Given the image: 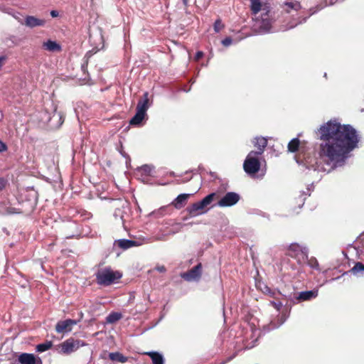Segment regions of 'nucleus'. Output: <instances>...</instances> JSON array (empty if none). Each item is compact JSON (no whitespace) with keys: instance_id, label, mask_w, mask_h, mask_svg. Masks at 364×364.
<instances>
[{"instance_id":"obj_9","label":"nucleus","mask_w":364,"mask_h":364,"mask_svg":"<svg viewBox=\"0 0 364 364\" xmlns=\"http://www.w3.org/2000/svg\"><path fill=\"white\" fill-rule=\"evenodd\" d=\"M80 347V341L70 338L55 347V350L62 354H70L77 350Z\"/></svg>"},{"instance_id":"obj_27","label":"nucleus","mask_w":364,"mask_h":364,"mask_svg":"<svg viewBox=\"0 0 364 364\" xmlns=\"http://www.w3.org/2000/svg\"><path fill=\"white\" fill-rule=\"evenodd\" d=\"M53 346V343L52 341H46L45 343H40L38 345L36 346V351L37 352H39V353H43V352H45L48 350H49L50 348H51V347Z\"/></svg>"},{"instance_id":"obj_16","label":"nucleus","mask_w":364,"mask_h":364,"mask_svg":"<svg viewBox=\"0 0 364 364\" xmlns=\"http://www.w3.org/2000/svg\"><path fill=\"white\" fill-rule=\"evenodd\" d=\"M18 360L21 364H43L41 359L32 353H21Z\"/></svg>"},{"instance_id":"obj_36","label":"nucleus","mask_w":364,"mask_h":364,"mask_svg":"<svg viewBox=\"0 0 364 364\" xmlns=\"http://www.w3.org/2000/svg\"><path fill=\"white\" fill-rule=\"evenodd\" d=\"M204 53L202 51H198L194 57L195 60H199L203 56Z\"/></svg>"},{"instance_id":"obj_22","label":"nucleus","mask_w":364,"mask_h":364,"mask_svg":"<svg viewBox=\"0 0 364 364\" xmlns=\"http://www.w3.org/2000/svg\"><path fill=\"white\" fill-rule=\"evenodd\" d=\"M114 245H118L122 250H127L130 247L138 246L139 244L135 240L121 239L116 240Z\"/></svg>"},{"instance_id":"obj_41","label":"nucleus","mask_w":364,"mask_h":364,"mask_svg":"<svg viewBox=\"0 0 364 364\" xmlns=\"http://www.w3.org/2000/svg\"><path fill=\"white\" fill-rule=\"evenodd\" d=\"M264 288H265L266 291L268 294H273V293L272 292V290L268 287H265Z\"/></svg>"},{"instance_id":"obj_39","label":"nucleus","mask_w":364,"mask_h":364,"mask_svg":"<svg viewBox=\"0 0 364 364\" xmlns=\"http://www.w3.org/2000/svg\"><path fill=\"white\" fill-rule=\"evenodd\" d=\"M50 16H51L53 18L58 17V15H59L58 11H56V10H52V11H50Z\"/></svg>"},{"instance_id":"obj_14","label":"nucleus","mask_w":364,"mask_h":364,"mask_svg":"<svg viewBox=\"0 0 364 364\" xmlns=\"http://www.w3.org/2000/svg\"><path fill=\"white\" fill-rule=\"evenodd\" d=\"M77 323V321L73 319L60 321L55 326V331L59 333L70 332Z\"/></svg>"},{"instance_id":"obj_21","label":"nucleus","mask_w":364,"mask_h":364,"mask_svg":"<svg viewBox=\"0 0 364 364\" xmlns=\"http://www.w3.org/2000/svg\"><path fill=\"white\" fill-rule=\"evenodd\" d=\"M191 194L188 193H181L178 195L174 200L172 202V205L176 208V209H181L183 207L185 206L186 204V202L189 198Z\"/></svg>"},{"instance_id":"obj_12","label":"nucleus","mask_w":364,"mask_h":364,"mask_svg":"<svg viewBox=\"0 0 364 364\" xmlns=\"http://www.w3.org/2000/svg\"><path fill=\"white\" fill-rule=\"evenodd\" d=\"M202 274V265L198 264L191 269L181 274V278L187 282L198 281Z\"/></svg>"},{"instance_id":"obj_19","label":"nucleus","mask_w":364,"mask_h":364,"mask_svg":"<svg viewBox=\"0 0 364 364\" xmlns=\"http://www.w3.org/2000/svg\"><path fill=\"white\" fill-rule=\"evenodd\" d=\"M253 144L254 146L257 148V151H255V152L262 156L267 144V139L262 136H257L254 139Z\"/></svg>"},{"instance_id":"obj_30","label":"nucleus","mask_w":364,"mask_h":364,"mask_svg":"<svg viewBox=\"0 0 364 364\" xmlns=\"http://www.w3.org/2000/svg\"><path fill=\"white\" fill-rule=\"evenodd\" d=\"M307 263H308V265L311 268L316 269V270L320 269L318 262L315 257H311V258L308 259Z\"/></svg>"},{"instance_id":"obj_6","label":"nucleus","mask_w":364,"mask_h":364,"mask_svg":"<svg viewBox=\"0 0 364 364\" xmlns=\"http://www.w3.org/2000/svg\"><path fill=\"white\" fill-rule=\"evenodd\" d=\"M216 196L215 193H212L205 196L200 201L196 202L187 208V211L191 217H195L205 213V208L210 205Z\"/></svg>"},{"instance_id":"obj_23","label":"nucleus","mask_w":364,"mask_h":364,"mask_svg":"<svg viewBox=\"0 0 364 364\" xmlns=\"http://www.w3.org/2000/svg\"><path fill=\"white\" fill-rule=\"evenodd\" d=\"M43 48L50 52H60L61 51V46L56 41L48 40L43 43Z\"/></svg>"},{"instance_id":"obj_43","label":"nucleus","mask_w":364,"mask_h":364,"mask_svg":"<svg viewBox=\"0 0 364 364\" xmlns=\"http://www.w3.org/2000/svg\"><path fill=\"white\" fill-rule=\"evenodd\" d=\"M183 1V3L185 6H187L188 5V0H182Z\"/></svg>"},{"instance_id":"obj_29","label":"nucleus","mask_w":364,"mask_h":364,"mask_svg":"<svg viewBox=\"0 0 364 364\" xmlns=\"http://www.w3.org/2000/svg\"><path fill=\"white\" fill-rule=\"evenodd\" d=\"M299 140L297 138L291 139L288 144V149L291 152H294L298 149Z\"/></svg>"},{"instance_id":"obj_44","label":"nucleus","mask_w":364,"mask_h":364,"mask_svg":"<svg viewBox=\"0 0 364 364\" xmlns=\"http://www.w3.org/2000/svg\"><path fill=\"white\" fill-rule=\"evenodd\" d=\"M2 118H3V114H2V112H0V121L2 120Z\"/></svg>"},{"instance_id":"obj_31","label":"nucleus","mask_w":364,"mask_h":364,"mask_svg":"<svg viewBox=\"0 0 364 364\" xmlns=\"http://www.w3.org/2000/svg\"><path fill=\"white\" fill-rule=\"evenodd\" d=\"M310 194L309 193H306L305 192H303L298 198H296L297 200V203H298V205H299V208H301L304 203V201L306 200V196H309Z\"/></svg>"},{"instance_id":"obj_26","label":"nucleus","mask_w":364,"mask_h":364,"mask_svg":"<svg viewBox=\"0 0 364 364\" xmlns=\"http://www.w3.org/2000/svg\"><path fill=\"white\" fill-rule=\"evenodd\" d=\"M122 318V314L118 312H112L106 318L108 323H114Z\"/></svg>"},{"instance_id":"obj_4","label":"nucleus","mask_w":364,"mask_h":364,"mask_svg":"<svg viewBox=\"0 0 364 364\" xmlns=\"http://www.w3.org/2000/svg\"><path fill=\"white\" fill-rule=\"evenodd\" d=\"M262 156L257 154L255 151H251L247 156L243 163V168L248 175H254L259 171L260 159Z\"/></svg>"},{"instance_id":"obj_37","label":"nucleus","mask_w":364,"mask_h":364,"mask_svg":"<svg viewBox=\"0 0 364 364\" xmlns=\"http://www.w3.org/2000/svg\"><path fill=\"white\" fill-rule=\"evenodd\" d=\"M6 181L4 178H0V191H1L6 186Z\"/></svg>"},{"instance_id":"obj_48","label":"nucleus","mask_w":364,"mask_h":364,"mask_svg":"<svg viewBox=\"0 0 364 364\" xmlns=\"http://www.w3.org/2000/svg\"><path fill=\"white\" fill-rule=\"evenodd\" d=\"M333 2L332 1H330V4H333Z\"/></svg>"},{"instance_id":"obj_25","label":"nucleus","mask_w":364,"mask_h":364,"mask_svg":"<svg viewBox=\"0 0 364 364\" xmlns=\"http://www.w3.org/2000/svg\"><path fill=\"white\" fill-rule=\"evenodd\" d=\"M109 358L112 361H118L121 363H124L128 360L127 357L119 352L109 353Z\"/></svg>"},{"instance_id":"obj_28","label":"nucleus","mask_w":364,"mask_h":364,"mask_svg":"<svg viewBox=\"0 0 364 364\" xmlns=\"http://www.w3.org/2000/svg\"><path fill=\"white\" fill-rule=\"evenodd\" d=\"M262 4L259 0H251V11L254 15H256L261 10Z\"/></svg>"},{"instance_id":"obj_8","label":"nucleus","mask_w":364,"mask_h":364,"mask_svg":"<svg viewBox=\"0 0 364 364\" xmlns=\"http://www.w3.org/2000/svg\"><path fill=\"white\" fill-rule=\"evenodd\" d=\"M358 241L362 244L361 247L357 250L358 258L360 262H356L350 270L355 275H360L364 272V233L359 236Z\"/></svg>"},{"instance_id":"obj_32","label":"nucleus","mask_w":364,"mask_h":364,"mask_svg":"<svg viewBox=\"0 0 364 364\" xmlns=\"http://www.w3.org/2000/svg\"><path fill=\"white\" fill-rule=\"evenodd\" d=\"M224 27L220 19H217L213 25L214 31L215 33H219L220 30Z\"/></svg>"},{"instance_id":"obj_34","label":"nucleus","mask_w":364,"mask_h":364,"mask_svg":"<svg viewBox=\"0 0 364 364\" xmlns=\"http://www.w3.org/2000/svg\"><path fill=\"white\" fill-rule=\"evenodd\" d=\"M221 43L224 46L228 47L232 43V39L231 37H226L222 41Z\"/></svg>"},{"instance_id":"obj_10","label":"nucleus","mask_w":364,"mask_h":364,"mask_svg":"<svg viewBox=\"0 0 364 364\" xmlns=\"http://www.w3.org/2000/svg\"><path fill=\"white\" fill-rule=\"evenodd\" d=\"M240 196L235 192H228L218 202L219 207H230L235 205L240 200Z\"/></svg>"},{"instance_id":"obj_17","label":"nucleus","mask_w":364,"mask_h":364,"mask_svg":"<svg viewBox=\"0 0 364 364\" xmlns=\"http://www.w3.org/2000/svg\"><path fill=\"white\" fill-rule=\"evenodd\" d=\"M288 316L285 313L278 315L277 318H272L268 326L264 327V331H269L281 326L287 319Z\"/></svg>"},{"instance_id":"obj_18","label":"nucleus","mask_w":364,"mask_h":364,"mask_svg":"<svg viewBox=\"0 0 364 364\" xmlns=\"http://www.w3.org/2000/svg\"><path fill=\"white\" fill-rule=\"evenodd\" d=\"M318 294V291L317 289L301 291L296 296V299L299 301H310L315 299Z\"/></svg>"},{"instance_id":"obj_38","label":"nucleus","mask_w":364,"mask_h":364,"mask_svg":"<svg viewBox=\"0 0 364 364\" xmlns=\"http://www.w3.org/2000/svg\"><path fill=\"white\" fill-rule=\"evenodd\" d=\"M5 60H6L5 55H1L0 56V70H1L2 66H3Z\"/></svg>"},{"instance_id":"obj_47","label":"nucleus","mask_w":364,"mask_h":364,"mask_svg":"<svg viewBox=\"0 0 364 364\" xmlns=\"http://www.w3.org/2000/svg\"><path fill=\"white\" fill-rule=\"evenodd\" d=\"M157 239L161 240L163 238L161 237H159Z\"/></svg>"},{"instance_id":"obj_40","label":"nucleus","mask_w":364,"mask_h":364,"mask_svg":"<svg viewBox=\"0 0 364 364\" xmlns=\"http://www.w3.org/2000/svg\"><path fill=\"white\" fill-rule=\"evenodd\" d=\"M156 269L159 272H164L166 271L164 266H158L156 267Z\"/></svg>"},{"instance_id":"obj_5","label":"nucleus","mask_w":364,"mask_h":364,"mask_svg":"<svg viewBox=\"0 0 364 364\" xmlns=\"http://www.w3.org/2000/svg\"><path fill=\"white\" fill-rule=\"evenodd\" d=\"M122 274L110 268L100 269L96 273L97 282L100 285L108 286L120 279Z\"/></svg>"},{"instance_id":"obj_46","label":"nucleus","mask_w":364,"mask_h":364,"mask_svg":"<svg viewBox=\"0 0 364 364\" xmlns=\"http://www.w3.org/2000/svg\"><path fill=\"white\" fill-rule=\"evenodd\" d=\"M165 224H166V225H171V223H168V222H166V223H165Z\"/></svg>"},{"instance_id":"obj_1","label":"nucleus","mask_w":364,"mask_h":364,"mask_svg":"<svg viewBox=\"0 0 364 364\" xmlns=\"http://www.w3.org/2000/svg\"><path fill=\"white\" fill-rule=\"evenodd\" d=\"M316 133L321 143L318 154L326 167L315 168L330 172L344 166L351 156V152L358 147L359 136L350 124H343L337 119L323 123Z\"/></svg>"},{"instance_id":"obj_2","label":"nucleus","mask_w":364,"mask_h":364,"mask_svg":"<svg viewBox=\"0 0 364 364\" xmlns=\"http://www.w3.org/2000/svg\"><path fill=\"white\" fill-rule=\"evenodd\" d=\"M283 11L287 14L291 15L293 18L288 23V29L294 28L297 25L301 24L306 21V19L313 14L316 12L314 11L308 16L302 15L303 11H301V6L297 1H287L284 3L282 6Z\"/></svg>"},{"instance_id":"obj_24","label":"nucleus","mask_w":364,"mask_h":364,"mask_svg":"<svg viewBox=\"0 0 364 364\" xmlns=\"http://www.w3.org/2000/svg\"><path fill=\"white\" fill-rule=\"evenodd\" d=\"M145 354L151 358L153 364H164V357L159 353L150 351L145 353Z\"/></svg>"},{"instance_id":"obj_35","label":"nucleus","mask_w":364,"mask_h":364,"mask_svg":"<svg viewBox=\"0 0 364 364\" xmlns=\"http://www.w3.org/2000/svg\"><path fill=\"white\" fill-rule=\"evenodd\" d=\"M7 150V146L6 144L3 142L1 140H0V153H2Z\"/></svg>"},{"instance_id":"obj_45","label":"nucleus","mask_w":364,"mask_h":364,"mask_svg":"<svg viewBox=\"0 0 364 364\" xmlns=\"http://www.w3.org/2000/svg\"><path fill=\"white\" fill-rule=\"evenodd\" d=\"M8 213H15L16 212H15V211H14L13 210H8Z\"/></svg>"},{"instance_id":"obj_42","label":"nucleus","mask_w":364,"mask_h":364,"mask_svg":"<svg viewBox=\"0 0 364 364\" xmlns=\"http://www.w3.org/2000/svg\"><path fill=\"white\" fill-rule=\"evenodd\" d=\"M254 346H255V343H253V344H252V345L248 344V345L247 346V348H253Z\"/></svg>"},{"instance_id":"obj_3","label":"nucleus","mask_w":364,"mask_h":364,"mask_svg":"<svg viewBox=\"0 0 364 364\" xmlns=\"http://www.w3.org/2000/svg\"><path fill=\"white\" fill-rule=\"evenodd\" d=\"M152 102V95L149 96V92H145L137 103L136 112L130 120V124L139 125L146 116V111Z\"/></svg>"},{"instance_id":"obj_11","label":"nucleus","mask_w":364,"mask_h":364,"mask_svg":"<svg viewBox=\"0 0 364 364\" xmlns=\"http://www.w3.org/2000/svg\"><path fill=\"white\" fill-rule=\"evenodd\" d=\"M255 26L258 27L259 31L262 33H267L271 28V21L269 18V11H266L262 14L260 18H255Z\"/></svg>"},{"instance_id":"obj_15","label":"nucleus","mask_w":364,"mask_h":364,"mask_svg":"<svg viewBox=\"0 0 364 364\" xmlns=\"http://www.w3.org/2000/svg\"><path fill=\"white\" fill-rule=\"evenodd\" d=\"M289 255L291 257H296L301 255L308 259V248L298 243H292L289 247Z\"/></svg>"},{"instance_id":"obj_7","label":"nucleus","mask_w":364,"mask_h":364,"mask_svg":"<svg viewBox=\"0 0 364 364\" xmlns=\"http://www.w3.org/2000/svg\"><path fill=\"white\" fill-rule=\"evenodd\" d=\"M39 114L40 121L43 124H49L51 128H58L64 122L63 114L60 112H57L56 110H55L52 116L46 111L41 112Z\"/></svg>"},{"instance_id":"obj_13","label":"nucleus","mask_w":364,"mask_h":364,"mask_svg":"<svg viewBox=\"0 0 364 364\" xmlns=\"http://www.w3.org/2000/svg\"><path fill=\"white\" fill-rule=\"evenodd\" d=\"M154 166L152 165L145 164L137 168L136 171L140 176V179L144 183H147L148 177L154 176Z\"/></svg>"},{"instance_id":"obj_33","label":"nucleus","mask_w":364,"mask_h":364,"mask_svg":"<svg viewBox=\"0 0 364 364\" xmlns=\"http://www.w3.org/2000/svg\"><path fill=\"white\" fill-rule=\"evenodd\" d=\"M269 305L272 306L277 312L280 311L281 308L283 306V304L280 301H270Z\"/></svg>"},{"instance_id":"obj_20","label":"nucleus","mask_w":364,"mask_h":364,"mask_svg":"<svg viewBox=\"0 0 364 364\" xmlns=\"http://www.w3.org/2000/svg\"><path fill=\"white\" fill-rule=\"evenodd\" d=\"M46 21L43 19L38 18L33 16H27L25 18V25L29 28H34L36 26H43Z\"/></svg>"}]
</instances>
